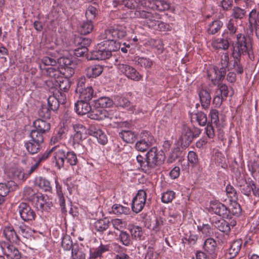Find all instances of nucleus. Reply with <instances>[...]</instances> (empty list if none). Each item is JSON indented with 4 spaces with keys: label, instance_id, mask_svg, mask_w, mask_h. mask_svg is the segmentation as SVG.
I'll return each mask as SVG.
<instances>
[{
    "label": "nucleus",
    "instance_id": "f257e3e1",
    "mask_svg": "<svg viewBox=\"0 0 259 259\" xmlns=\"http://www.w3.org/2000/svg\"><path fill=\"white\" fill-rule=\"evenodd\" d=\"M126 35V28L122 26H117L105 30L100 35V39L103 41L98 45L99 49L88 54L87 59L90 60L107 59L111 56L112 51H116L120 48L123 53H126L128 49L125 46L121 47L120 45L116 42L117 39H121Z\"/></svg>",
    "mask_w": 259,
    "mask_h": 259
},
{
    "label": "nucleus",
    "instance_id": "f03ea898",
    "mask_svg": "<svg viewBox=\"0 0 259 259\" xmlns=\"http://www.w3.org/2000/svg\"><path fill=\"white\" fill-rule=\"evenodd\" d=\"M251 45L249 41H247L245 36L242 34H238L236 36V40L233 42V57L235 59L234 63L235 70L239 74L243 72V68L240 63L239 58L242 55L248 54L250 57L251 53Z\"/></svg>",
    "mask_w": 259,
    "mask_h": 259
},
{
    "label": "nucleus",
    "instance_id": "7ed1b4c3",
    "mask_svg": "<svg viewBox=\"0 0 259 259\" xmlns=\"http://www.w3.org/2000/svg\"><path fill=\"white\" fill-rule=\"evenodd\" d=\"M135 15L138 18L144 19L146 25L154 30L166 31L172 29L170 24L158 20L160 19V15L157 13L136 10Z\"/></svg>",
    "mask_w": 259,
    "mask_h": 259
},
{
    "label": "nucleus",
    "instance_id": "20e7f679",
    "mask_svg": "<svg viewBox=\"0 0 259 259\" xmlns=\"http://www.w3.org/2000/svg\"><path fill=\"white\" fill-rule=\"evenodd\" d=\"M229 61V54L227 53H223L221 57L222 67L219 68L217 66H214L210 68L208 70V77L213 84H219L224 78L226 73V69L228 66Z\"/></svg>",
    "mask_w": 259,
    "mask_h": 259
},
{
    "label": "nucleus",
    "instance_id": "39448f33",
    "mask_svg": "<svg viewBox=\"0 0 259 259\" xmlns=\"http://www.w3.org/2000/svg\"><path fill=\"white\" fill-rule=\"evenodd\" d=\"M146 160L148 161L149 174L154 169H158L164 162L165 156L164 153L160 151H158L155 147L151 148L146 154Z\"/></svg>",
    "mask_w": 259,
    "mask_h": 259
},
{
    "label": "nucleus",
    "instance_id": "423d86ee",
    "mask_svg": "<svg viewBox=\"0 0 259 259\" xmlns=\"http://www.w3.org/2000/svg\"><path fill=\"white\" fill-rule=\"evenodd\" d=\"M62 98L60 99H57L54 96H50L48 99V104L49 108L47 107H42L40 110L39 114L40 116L45 118H49L50 117V110L53 111L57 110L59 106V103L62 104L64 103L66 98L64 93H60Z\"/></svg>",
    "mask_w": 259,
    "mask_h": 259
},
{
    "label": "nucleus",
    "instance_id": "0eeeda50",
    "mask_svg": "<svg viewBox=\"0 0 259 259\" xmlns=\"http://www.w3.org/2000/svg\"><path fill=\"white\" fill-rule=\"evenodd\" d=\"M118 116L117 111L113 110L107 111L101 108H95L90 113L89 117L94 120H103L109 118L110 120L117 119Z\"/></svg>",
    "mask_w": 259,
    "mask_h": 259
},
{
    "label": "nucleus",
    "instance_id": "6e6552de",
    "mask_svg": "<svg viewBox=\"0 0 259 259\" xmlns=\"http://www.w3.org/2000/svg\"><path fill=\"white\" fill-rule=\"evenodd\" d=\"M0 248L3 253L9 259H22L23 257L18 248L8 242L1 241Z\"/></svg>",
    "mask_w": 259,
    "mask_h": 259
},
{
    "label": "nucleus",
    "instance_id": "1a4fd4ad",
    "mask_svg": "<svg viewBox=\"0 0 259 259\" xmlns=\"http://www.w3.org/2000/svg\"><path fill=\"white\" fill-rule=\"evenodd\" d=\"M117 69L119 72L132 80L138 81L142 78V76L135 68L127 64H119L117 65Z\"/></svg>",
    "mask_w": 259,
    "mask_h": 259
},
{
    "label": "nucleus",
    "instance_id": "9d476101",
    "mask_svg": "<svg viewBox=\"0 0 259 259\" xmlns=\"http://www.w3.org/2000/svg\"><path fill=\"white\" fill-rule=\"evenodd\" d=\"M227 220L221 219L217 221L212 220L214 226L220 231L228 233L231 229L236 225V221L235 218L230 217Z\"/></svg>",
    "mask_w": 259,
    "mask_h": 259
},
{
    "label": "nucleus",
    "instance_id": "9b49d317",
    "mask_svg": "<svg viewBox=\"0 0 259 259\" xmlns=\"http://www.w3.org/2000/svg\"><path fill=\"white\" fill-rule=\"evenodd\" d=\"M147 194L145 190H139L132 201V208L136 213L140 212L145 206Z\"/></svg>",
    "mask_w": 259,
    "mask_h": 259
},
{
    "label": "nucleus",
    "instance_id": "f8f14e48",
    "mask_svg": "<svg viewBox=\"0 0 259 259\" xmlns=\"http://www.w3.org/2000/svg\"><path fill=\"white\" fill-rule=\"evenodd\" d=\"M33 203L36 208L38 211H48L52 206L51 202L48 200L47 195L41 194H37L33 197Z\"/></svg>",
    "mask_w": 259,
    "mask_h": 259
},
{
    "label": "nucleus",
    "instance_id": "ddd939ff",
    "mask_svg": "<svg viewBox=\"0 0 259 259\" xmlns=\"http://www.w3.org/2000/svg\"><path fill=\"white\" fill-rule=\"evenodd\" d=\"M210 211L225 219L229 217V211L227 206L221 202L215 200L210 202Z\"/></svg>",
    "mask_w": 259,
    "mask_h": 259
},
{
    "label": "nucleus",
    "instance_id": "4468645a",
    "mask_svg": "<svg viewBox=\"0 0 259 259\" xmlns=\"http://www.w3.org/2000/svg\"><path fill=\"white\" fill-rule=\"evenodd\" d=\"M18 210L21 219L25 222L32 221L35 217V213L33 210L25 203H21Z\"/></svg>",
    "mask_w": 259,
    "mask_h": 259
},
{
    "label": "nucleus",
    "instance_id": "2eb2a0df",
    "mask_svg": "<svg viewBox=\"0 0 259 259\" xmlns=\"http://www.w3.org/2000/svg\"><path fill=\"white\" fill-rule=\"evenodd\" d=\"M55 147L56 149L52 153V161L58 169H60L64 165L66 152L62 149H58L57 146Z\"/></svg>",
    "mask_w": 259,
    "mask_h": 259
},
{
    "label": "nucleus",
    "instance_id": "dca6fc26",
    "mask_svg": "<svg viewBox=\"0 0 259 259\" xmlns=\"http://www.w3.org/2000/svg\"><path fill=\"white\" fill-rule=\"evenodd\" d=\"M194 138V135L191 129L188 126H184L179 139L182 148L189 146Z\"/></svg>",
    "mask_w": 259,
    "mask_h": 259
},
{
    "label": "nucleus",
    "instance_id": "f3484780",
    "mask_svg": "<svg viewBox=\"0 0 259 259\" xmlns=\"http://www.w3.org/2000/svg\"><path fill=\"white\" fill-rule=\"evenodd\" d=\"M89 134L95 137L98 142L101 144L104 145L107 142V138L104 133L100 128L95 125H91L89 128Z\"/></svg>",
    "mask_w": 259,
    "mask_h": 259
},
{
    "label": "nucleus",
    "instance_id": "a211bd4d",
    "mask_svg": "<svg viewBox=\"0 0 259 259\" xmlns=\"http://www.w3.org/2000/svg\"><path fill=\"white\" fill-rule=\"evenodd\" d=\"M3 235L5 238L9 242L17 244L19 242V237L16 233L13 226L8 225L4 227L3 230Z\"/></svg>",
    "mask_w": 259,
    "mask_h": 259
},
{
    "label": "nucleus",
    "instance_id": "6ab92c4d",
    "mask_svg": "<svg viewBox=\"0 0 259 259\" xmlns=\"http://www.w3.org/2000/svg\"><path fill=\"white\" fill-rule=\"evenodd\" d=\"M242 241L237 239L233 241L225 254L227 259H231L235 257L239 253L242 246Z\"/></svg>",
    "mask_w": 259,
    "mask_h": 259
},
{
    "label": "nucleus",
    "instance_id": "aec40b11",
    "mask_svg": "<svg viewBox=\"0 0 259 259\" xmlns=\"http://www.w3.org/2000/svg\"><path fill=\"white\" fill-rule=\"evenodd\" d=\"M203 248L207 254L215 255L218 249L215 240L211 237L206 239L203 242Z\"/></svg>",
    "mask_w": 259,
    "mask_h": 259
},
{
    "label": "nucleus",
    "instance_id": "412c9836",
    "mask_svg": "<svg viewBox=\"0 0 259 259\" xmlns=\"http://www.w3.org/2000/svg\"><path fill=\"white\" fill-rule=\"evenodd\" d=\"M74 110L78 115H84L91 111L89 102L79 100L74 104Z\"/></svg>",
    "mask_w": 259,
    "mask_h": 259
},
{
    "label": "nucleus",
    "instance_id": "4be33fe9",
    "mask_svg": "<svg viewBox=\"0 0 259 259\" xmlns=\"http://www.w3.org/2000/svg\"><path fill=\"white\" fill-rule=\"evenodd\" d=\"M249 23L252 28L255 29V34L259 39V17L255 9H253L249 15Z\"/></svg>",
    "mask_w": 259,
    "mask_h": 259
},
{
    "label": "nucleus",
    "instance_id": "5701e85b",
    "mask_svg": "<svg viewBox=\"0 0 259 259\" xmlns=\"http://www.w3.org/2000/svg\"><path fill=\"white\" fill-rule=\"evenodd\" d=\"M86 253L83 246L78 244H74L71 251L70 259H85Z\"/></svg>",
    "mask_w": 259,
    "mask_h": 259
},
{
    "label": "nucleus",
    "instance_id": "b1692460",
    "mask_svg": "<svg viewBox=\"0 0 259 259\" xmlns=\"http://www.w3.org/2000/svg\"><path fill=\"white\" fill-rule=\"evenodd\" d=\"M109 250L108 245L102 244L100 242L99 246L93 247L90 249L91 257L94 259L100 257L104 253L108 251Z\"/></svg>",
    "mask_w": 259,
    "mask_h": 259
},
{
    "label": "nucleus",
    "instance_id": "393cba45",
    "mask_svg": "<svg viewBox=\"0 0 259 259\" xmlns=\"http://www.w3.org/2000/svg\"><path fill=\"white\" fill-rule=\"evenodd\" d=\"M113 102L108 97H101L94 100V107L95 108H109L112 106Z\"/></svg>",
    "mask_w": 259,
    "mask_h": 259
},
{
    "label": "nucleus",
    "instance_id": "a878e982",
    "mask_svg": "<svg viewBox=\"0 0 259 259\" xmlns=\"http://www.w3.org/2000/svg\"><path fill=\"white\" fill-rule=\"evenodd\" d=\"M33 125L35 128V130L38 131L42 134L49 131L51 127L50 123L39 119L35 120L33 122Z\"/></svg>",
    "mask_w": 259,
    "mask_h": 259
},
{
    "label": "nucleus",
    "instance_id": "bb28decb",
    "mask_svg": "<svg viewBox=\"0 0 259 259\" xmlns=\"http://www.w3.org/2000/svg\"><path fill=\"white\" fill-rule=\"evenodd\" d=\"M211 46L216 50H226L229 48L230 45L228 39L218 38L212 40Z\"/></svg>",
    "mask_w": 259,
    "mask_h": 259
},
{
    "label": "nucleus",
    "instance_id": "cd10ccee",
    "mask_svg": "<svg viewBox=\"0 0 259 259\" xmlns=\"http://www.w3.org/2000/svg\"><path fill=\"white\" fill-rule=\"evenodd\" d=\"M120 137L126 143H133L137 138V134L128 130H122L119 133Z\"/></svg>",
    "mask_w": 259,
    "mask_h": 259
},
{
    "label": "nucleus",
    "instance_id": "c85d7f7f",
    "mask_svg": "<svg viewBox=\"0 0 259 259\" xmlns=\"http://www.w3.org/2000/svg\"><path fill=\"white\" fill-rule=\"evenodd\" d=\"M103 68L100 65H94L89 67L86 70V74L89 78H95L103 72Z\"/></svg>",
    "mask_w": 259,
    "mask_h": 259
},
{
    "label": "nucleus",
    "instance_id": "c756f323",
    "mask_svg": "<svg viewBox=\"0 0 259 259\" xmlns=\"http://www.w3.org/2000/svg\"><path fill=\"white\" fill-rule=\"evenodd\" d=\"M79 100L89 102L93 97L94 90L92 87H87L80 91H78Z\"/></svg>",
    "mask_w": 259,
    "mask_h": 259
},
{
    "label": "nucleus",
    "instance_id": "7c9ffc66",
    "mask_svg": "<svg viewBox=\"0 0 259 259\" xmlns=\"http://www.w3.org/2000/svg\"><path fill=\"white\" fill-rule=\"evenodd\" d=\"M34 184L36 186L46 192H50L52 190V187L50 182L45 178L39 177L35 179Z\"/></svg>",
    "mask_w": 259,
    "mask_h": 259
},
{
    "label": "nucleus",
    "instance_id": "2f4dec72",
    "mask_svg": "<svg viewBox=\"0 0 259 259\" xmlns=\"http://www.w3.org/2000/svg\"><path fill=\"white\" fill-rule=\"evenodd\" d=\"M40 68L42 70H45L46 75L56 80L60 77V70L57 69L55 66L48 67H44L42 65H40Z\"/></svg>",
    "mask_w": 259,
    "mask_h": 259
},
{
    "label": "nucleus",
    "instance_id": "473e14b6",
    "mask_svg": "<svg viewBox=\"0 0 259 259\" xmlns=\"http://www.w3.org/2000/svg\"><path fill=\"white\" fill-rule=\"evenodd\" d=\"M227 27L230 35L228 39L232 41V45L233 46V42L236 40L237 35L241 33L235 34L237 32V27L234 25V20L232 19L229 21L227 24Z\"/></svg>",
    "mask_w": 259,
    "mask_h": 259
},
{
    "label": "nucleus",
    "instance_id": "72a5a7b5",
    "mask_svg": "<svg viewBox=\"0 0 259 259\" xmlns=\"http://www.w3.org/2000/svg\"><path fill=\"white\" fill-rule=\"evenodd\" d=\"M66 132V130L65 127H60L51 138L50 141L51 144L55 145L60 142L62 139L65 137Z\"/></svg>",
    "mask_w": 259,
    "mask_h": 259
},
{
    "label": "nucleus",
    "instance_id": "f704fd0d",
    "mask_svg": "<svg viewBox=\"0 0 259 259\" xmlns=\"http://www.w3.org/2000/svg\"><path fill=\"white\" fill-rule=\"evenodd\" d=\"M223 23L219 20H215L210 23L207 27V32L210 34H214L217 33L222 27Z\"/></svg>",
    "mask_w": 259,
    "mask_h": 259
},
{
    "label": "nucleus",
    "instance_id": "c9c22d12",
    "mask_svg": "<svg viewBox=\"0 0 259 259\" xmlns=\"http://www.w3.org/2000/svg\"><path fill=\"white\" fill-rule=\"evenodd\" d=\"M128 229L133 239L141 240L142 239L143 231L142 228L138 226L131 225Z\"/></svg>",
    "mask_w": 259,
    "mask_h": 259
},
{
    "label": "nucleus",
    "instance_id": "e433bc0d",
    "mask_svg": "<svg viewBox=\"0 0 259 259\" xmlns=\"http://www.w3.org/2000/svg\"><path fill=\"white\" fill-rule=\"evenodd\" d=\"M141 0H117L114 1V6L117 7L118 5L124 6V7L132 9L135 8L136 5L140 2ZM139 5H138V6Z\"/></svg>",
    "mask_w": 259,
    "mask_h": 259
},
{
    "label": "nucleus",
    "instance_id": "4c0bfd02",
    "mask_svg": "<svg viewBox=\"0 0 259 259\" xmlns=\"http://www.w3.org/2000/svg\"><path fill=\"white\" fill-rule=\"evenodd\" d=\"M55 183L56 185V195L58 198L59 203L60 205L63 208L65 206V200L62 190V187L59 183L57 178L55 179Z\"/></svg>",
    "mask_w": 259,
    "mask_h": 259
},
{
    "label": "nucleus",
    "instance_id": "58836bf2",
    "mask_svg": "<svg viewBox=\"0 0 259 259\" xmlns=\"http://www.w3.org/2000/svg\"><path fill=\"white\" fill-rule=\"evenodd\" d=\"M110 222L106 219H100L96 221L94 225L95 229L99 232H103L109 226Z\"/></svg>",
    "mask_w": 259,
    "mask_h": 259
},
{
    "label": "nucleus",
    "instance_id": "ea45409f",
    "mask_svg": "<svg viewBox=\"0 0 259 259\" xmlns=\"http://www.w3.org/2000/svg\"><path fill=\"white\" fill-rule=\"evenodd\" d=\"M157 0H141L139 2V10L142 11V7L143 8L149 9L154 10H157Z\"/></svg>",
    "mask_w": 259,
    "mask_h": 259
},
{
    "label": "nucleus",
    "instance_id": "a19ab883",
    "mask_svg": "<svg viewBox=\"0 0 259 259\" xmlns=\"http://www.w3.org/2000/svg\"><path fill=\"white\" fill-rule=\"evenodd\" d=\"M40 146L41 144L30 140L25 144V146L27 151L31 154L37 153L40 150Z\"/></svg>",
    "mask_w": 259,
    "mask_h": 259
},
{
    "label": "nucleus",
    "instance_id": "79ce46f5",
    "mask_svg": "<svg viewBox=\"0 0 259 259\" xmlns=\"http://www.w3.org/2000/svg\"><path fill=\"white\" fill-rule=\"evenodd\" d=\"M199 96L202 106L203 107H207L211 100L209 93L205 90H201L199 93Z\"/></svg>",
    "mask_w": 259,
    "mask_h": 259
},
{
    "label": "nucleus",
    "instance_id": "37998d69",
    "mask_svg": "<svg viewBox=\"0 0 259 259\" xmlns=\"http://www.w3.org/2000/svg\"><path fill=\"white\" fill-rule=\"evenodd\" d=\"M59 88L61 91L67 92L70 87V82L67 78H64L62 76L59 77L56 80Z\"/></svg>",
    "mask_w": 259,
    "mask_h": 259
},
{
    "label": "nucleus",
    "instance_id": "c03bdc74",
    "mask_svg": "<svg viewBox=\"0 0 259 259\" xmlns=\"http://www.w3.org/2000/svg\"><path fill=\"white\" fill-rule=\"evenodd\" d=\"M112 211L114 214L116 215L128 214L130 212V209L127 207L115 204L112 206Z\"/></svg>",
    "mask_w": 259,
    "mask_h": 259
},
{
    "label": "nucleus",
    "instance_id": "a18cd8bd",
    "mask_svg": "<svg viewBox=\"0 0 259 259\" xmlns=\"http://www.w3.org/2000/svg\"><path fill=\"white\" fill-rule=\"evenodd\" d=\"M84 133H74L72 136L71 139L73 143V146L75 149L83 148V146L80 144L83 139V135Z\"/></svg>",
    "mask_w": 259,
    "mask_h": 259
},
{
    "label": "nucleus",
    "instance_id": "49530a36",
    "mask_svg": "<svg viewBox=\"0 0 259 259\" xmlns=\"http://www.w3.org/2000/svg\"><path fill=\"white\" fill-rule=\"evenodd\" d=\"M209 116L210 117L211 124H213L218 130L220 131L222 126L220 124L219 112L216 109L210 110Z\"/></svg>",
    "mask_w": 259,
    "mask_h": 259
},
{
    "label": "nucleus",
    "instance_id": "de8ad7c7",
    "mask_svg": "<svg viewBox=\"0 0 259 259\" xmlns=\"http://www.w3.org/2000/svg\"><path fill=\"white\" fill-rule=\"evenodd\" d=\"M93 29V24L91 21L83 22L80 26L79 31L81 34L85 35L90 33Z\"/></svg>",
    "mask_w": 259,
    "mask_h": 259
},
{
    "label": "nucleus",
    "instance_id": "09e8293b",
    "mask_svg": "<svg viewBox=\"0 0 259 259\" xmlns=\"http://www.w3.org/2000/svg\"><path fill=\"white\" fill-rule=\"evenodd\" d=\"M30 140L42 144L44 142V134L35 130H32L29 134Z\"/></svg>",
    "mask_w": 259,
    "mask_h": 259
},
{
    "label": "nucleus",
    "instance_id": "8fccbe9b",
    "mask_svg": "<svg viewBox=\"0 0 259 259\" xmlns=\"http://www.w3.org/2000/svg\"><path fill=\"white\" fill-rule=\"evenodd\" d=\"M140 141L152 146L155 140L150 133L147 131L142 132L140 135Z\"/></svg>",
    "mask_w": 259,
    "mask_h": 259
},
{
    "label": "nucleus",
    "instance_id": "3c124183",
    "mask_svg": "<svg viewBox=\"0 0 259 259\" xmlns=\"http://www.w3.org/2000/svg\"><path fill=\"white\" fill-rule=\"evenodd\" d=\"M119 240L123 245L126 246H128L132 244L131 237L126 231H120L119 235Z\"/></svg>",
    "mask_w": 259,
    "mask_h": 259
},
{
    "label": "nucleus",
    "instance_id": "603ef678",
    "mask_svg": "<svg viewBox=\"0 0 259 259\" xmlns=\"http://www.w3.org/2000/svg\"><path fill=\"white\" fill-rule=\"evenodd\" d=\"M60 76L69 79L74 73V70L73 67L66 66L62 67L60 69Z\"/></svg>",
    "mask_w": 259,
    "mask_h": 259
},
{
    "label": "nucleus",
    "instance_id": "864d4df0",
    "mask_svg": "<svg viewBox=\"0 0 259 259\" xmlns=\"http://www.w3.org/2000/svg\"><path fill=\"white\" fill-rule=\"evenodd\" d=\"M61 245L65 250H72L74 246L71 238L69 235L64 236L62 239Z\"/></svg>",
    "mask_w": 259,
    "mask_h": 259
},
{
    "label": "nucleus",
    "instance_id": "5fc2aeb1",
    "mask_svg": "<svg viewBox=\"0 0 259 259\" xmlns=\"http://www.w3.org/2000/svg\"><path fill=\"white\" fill-rule=\"evenodd\" d=\"M137 161L139 163L142 170L145 173L149 174V169L148 168V161L146 158H145L141 155H138L136 157Z\"/></svg>",
    "mask_w": 259,
    "mask_h": 259
},
{
    "label": "nucleus",
    "instance_id": "6e6d98bb",
    "mask_svg": "<svg viewBox=\"0 0 259 259\" xmlns=\"http://www.w3.org/2000/svg\"><path fill=\"white\" fill-rule=\"evenodd\" d=\"M231 208H228V210L229 211V217H232L231 216L234 217H238L240 215L241 212V209L240 208V205L234 202L232 204Z\"/></svg>",
    "mask_w": 259,
    "mask_h": 259
},
{
    "label": "nucleus",
    "instance_id": "4d7b16f0",
    "mask_svg": "<svg viewBox=\"0 0 259 259\" xmlns=\"http://www.w3.org/2000/svg\"><path fill=\"white\" fill-rule=\"evenodd\" d=\"M65 159H67V162L71 166L76 165L78 162L77 156L73 151H68L66 153Z\"/></svg>",
    "mask_w": 259,
    "mask_h": 259
},
{
    "label": "nucleus",
    "instance_id": "13d9d810",
    "mask_svg": "<svg viewBox=\"0 0 259 259\" xmlns=\"http://www.w3.org/2000/svg\"><path fill=\"white\" fill-rule=\"evenodd\" d=\"M176 193L173 191H167L163 193L161 196V200L163 203H168L172 201L175 198Z\"/></svg>",
    "mask_w": 259,
    "mask_h": 259
},
{
    "label": "nucleus",
    "instance_id": "bf43d9fd",
    "mask_svg": "<svg viewBox=\"0 0 259 259\" xmlns=\"http://www.w3.org/2000/svg\"><path fill=\"white\" fill-rule=\"evenodd\" d=\"M111 224L114 229L120 231H122V230L123 229L125 226V223L119 219H112Z\"/></svg>",
    "mask_w": 259,
    "mask_h": 259
},
{
    "label": "nucleus",
    "instance_id": "052dcab7",
    "mask_svg": "<svg viewBox=\"0 0 259 259\" xmlns=\"http://www.w3.org/2000/svg\"><path fill=\"white\" fill-rule=\"evenodd\" d=\"M97 12L98 11L95 7L90 6L86 10L85 16L89 20L92 21L96 18Z\"/></svg>",
    "mask_w": 259,
    "mask_h": 259
},
{
    "label": "nucleus",
    "instance_id": "680f3d73",
    "mask_svg": "<svg viewBox=\"0 0 259 259\" xmlns=\"http://www.w3.org/2000/svg\"><path fill=\"white\" fill-rule=\"evenodd\" d=\"M194 118L196 119L198 124L201 126L205 125L207 122L206 115L202 112H199L195 114Z\"/></svg>",
    "mask_w": 259,
    "mask_h": 259
},
{
    "label": "nucleus",
    "instance_id": "e2e57ef3",
    "mask_svg": "<svg viewBox=\"0 0 259 259\" xmlns=\"http://www.w3.org/2000/svg\"><path fill=\"white\" fill-rule=\"evenodd\" d=\"M226 191L228 197L230 198L232 201H235L237 199V194L235 189L230 185L226 186Z\"/></svg>",
    "mask_w": 259,
    "mask_h": 259
},
{
    "label": "nucleus",
    "instance_id": "0e129e2a",
    "mask_svg": "<svg viewBox=\"0 0 259 259\" xmlns=\"http://www.w3.org/2000/svg\"><path fill=\"white\" fill-rule=\"evenodd\" d=\"M19 228L20 233L24 237L28 238L32 235V230L28 226L21 224L19 226Z\"/></svg>",
    "mask_w": 259,
    "mask_h": 259
},
{
    "label": "nucleus",
    "instance_id": "69168bd1",
    "mask_svg": "<svg viewBox=\"0 0 259 259\" xmlns=\"http://www.w3.org/2000/svg\"><path fill=\"white\" fill-rule=\"evenodd\" d=\"M65 185L70 194L77 189V186L75 184V181L72 180L71 177L67 178L64 181Z\"/></svg>",
    "mask_w": 259,
    "mask_h": 259
},
{
    "label": "nucleus",
    "instance_id": "338daca9",
    "mask_svg": "<svg viewBox=\"0 0 259 259\" xmlns=\"http://www.w3.org/2000/svg\"><path fill=\"white\" fill-rule=\"evenodd\" d=\"M137 62L140 66L146 68H150L153 64L152 61L150 59L144 57H139Z\"/></svg>",
    "mask_w": 259,
    "mask_h": 259
},
{
    "label": "nucleus",
    "instance_id": "774afa93",
    "mask_svg": "<svg viewBox=\"0 0 259 259\" xmlns=\"http://www.w3.org/2000/svg\"><path fill=\"white\" fill-rule=\"evenodd\" d=\"M188 162L193 166L196 165L198 162V158L197 154L193 151H190L187 155Z\"/></svg>",
    "mask_w": 259,
    "mask_h": 259
}]
</instances>
